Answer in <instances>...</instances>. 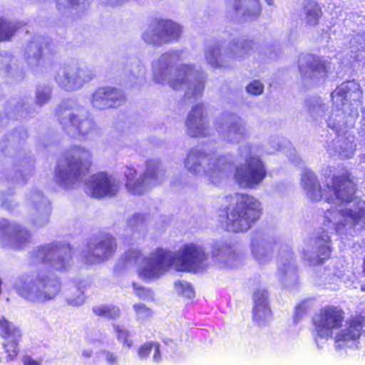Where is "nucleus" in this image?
Listing matches in <instances>:
<instances>
[{
  "instance_id": "obj_32",
  "label": "nucleus",
  "mask_w": 365,
  "mask_h": 365,
  "mask_svg": "<svg viewBox=\"0 0 365 365\" xmlns=\"http://www.w3.org/2000/svg\"><path fill=\"white\" fill-rule=\"evenodd\" d=\"M178 292L182 297L191 299L195 297V291L192 285L184 281H178L175 283Z\"/></svg>"
},
{
  "instance_id": "obj_38",
  "label": "nucleus",
  "mask_w": 365,
  "mask_h": 365,
  "mask_svg": "<svg viewBox=\"0 0 365 365\" xmlns=\"http://www.w3.org/2000/svg\"><path fill=\"white\" fill-rule=\"evenodd\" d=\"M134 293L140 299H145L152 297V290L145 289L143 287L135 286L133 284Z\"/></svg>"
},
{
  "instance_id": "obj_11",
  "label": "nucleus",
  "mask_w": 365,
  "mask_h": 365,
  "mask_svg": "<svg viewBox=\"0 0 365 365\" xmlns=\"http://www.w3.org/2000/svg\"><path fill=\"white\" fill-rule=\"evenodd\" d=\"M56 114L63 129L75 136L86 135L94 128V122L88 118H81L79 112L71 107L59 105Z\"/></svg>"
},
{
  "instance_id": "obj_9",
  "label": "nucleus",
  "mask_w": 365,
  "mask_h": 365,
  "mask_svg": "<svg viewBox=\"0 0 365 365\" xmlns=\"http://www.w3.org/2000/svg\"><path fill=\"white\" fill-rule=\"evenodd\" d=\"M345 320L344 311L336 306L322 307L312 317L314 331L322 339H331L334 331L342 327Z\"/></svg>"
},
{
  "instance_id": "obj_12",
  "label": "nucleus",
  "mask_w": 365,
  "mask_h": 365,
  "mask_svg": "<svg viewBox=\"0 0 365 365\" xmlns=\"http://www.w3.org/2000/svg\"><path fill=\"white\" fill-rule=\"evenodd\" d=\"M117 250V243L113 236L104 234L89 242L85 255L87 263L99 262L113 256Z\"/></svg>"
},
{
  "instance_id": "obj_19",
  "label": "nucleus",
  "mask_w": 365,
  "mask_h": 365,
  "mask_svg": "<svg viewBox=\"0 0 365 365\" xmlns=\"http://www.w3.org/2000/svg\"><path fill=\"white\" fill-rule=\"evenodd\" d=\"M83 73V70L77 66H66L58 71L56 81L66 90H76L81 85Z\"/></svg>"
},
{
  "instance_id": "obj_16",
  "label": "nucleus",
  "mask_w": 365,
  "mask_h": 365,
  "mask_svg": "<svg viewBox=\"0 0 365 365\" xmlns=\"http://www.w3.org/2000/svg\"><path fill=\"white\" fill-rule=\"evenodd\" d=\"M189 134L192 138H204L208 135L209 123L202 104L195 105L185 121Z\"/></svg>"
},
{
  "instance_id": "obj_46",
  "label": "nucleus",
  "mask_w": 365,
  "mask_h": 365,
  "mask_svg": "<svg viewBox=\"0 0 365 365\" xmlns=\"http://www.w3.org/2000/svg\"><path fill=\"white\" fill-rule=\"evenodd\" d=\"M214 125H215V127L217 130H218L219 132L222 131V127H223V123L222 122L216 121V122H215Z\"/></svg>"
},
{
  "instance_id": "obj_33",
  "label": "nucleus",
  "mask_w": 365,
  "mask_h": 365,
  "mask_svg": "<svg viewBox=\"0 0 365 365\" xmlns=\"http://www.w3.org/2000/svg\"><path fill=\"white\" fill-rule=\"evenodd\" d=\"M133 308L138 319H148L153 317V310L143 303L133 304Z\"/></svg>"
},
{
  "instance_id": "obj_23",
  "label": "nucleus",
  "mask_w": 365,
  "mask_h": 365,
  "mask_svg": "<svg viewBox=\"0 0 365 365\" xmlns=\"http://www.w3.org/2000/svg\"><path fill=\"white\" fill-rule=\"evenodd\" d=\"M302 11L306 26L315 27L319 24L324 13L321 5L317 1L315 0H304Z\"/></svg>"
},
{
  "instance_id": "obj_45",
  "label": "nucleus",
  "mask_w": 365,
  "mask_h": 365,
  "mask_svg": "<svg viewBox=\"0 0 365 365\" xmlns=\"http://www.w3.org/2000/svg\"><path fill=\"white\" fill-rule=\"evenodd\" d=\"M37 62H38L43 57V49L41 48H38L37 53L34 56Z\"/></svg>"
},
{
  "instance_id": "obj_5",
  "label": "nucleus",
  "mask_w": 365,
  "mask_h": 365,
  "mask_svg": "<svg viewBox=\"0 0 365 365\" xmlns=\"http://www.w3.org/2000/svg\"><path fill=\"white\" fill-rule=\"evenodd\" d=\"M145 170L139 174L133 165H126L123 172L124 186L133 195H142L158 185L164 175L160 162L148 159L145 163Z\"/></svg>"
},
{
  "instance_id": "obj_27",
  "label": "nucleus",
  "mask_w": 365,
  "mask_h": 365,
  "mask_svg": "<svg viewBox=\"0 0 365 365\" xmlns=\"http://www.w3.org/2000/svg\"><path fill=\"white\" fill-rule=\"evenodd\" d=\"M93 312L98 317H104L109 320H115L121 315L119 307L116 305H101L93 307Z\"/></svg>"
},
{
  "instance_id": "obj_7",
  "label": "nucleus",
  "mask_w": 365,
  "mask_h": 365,
  "mask_svg": "<svg viewBox=\"0 0 365 365\" xmlns=\"http://www.w3.org/2000/svg\"><path fill=\"white\" fill-rule=\"evenodd\" d=\"M58 278L51 277L43 272H38L31 285L24 284L17 288L20 296L28 300L44 302L53 299L61 292Z\"/></svg>"
},
{
  "instance_id": "obj_21",
  "label": "nucleus",
  "mask_w": 365,
  "mask_h": 365,
  "mask_svg": "<svg viewBox=\"0 0 365 365\" xmlns=\"http://www.w3.org/2000/svg\"><path fill=\"white\" fill-rule=\"evenodd\" d=\"M363 96V91L359 83L354 80L346 81L337 86L331 93L332 101L338 97L342 105L346 101L350 103L361 101Z\"/></svg>"
},
{
  "instance_id": "obj_47",
  "label": "nucleus",
  "mask_w": 365,
  "mask_h": 365,
  "mask_svg": "<svg viewBox=\"0 0 365 365\" xmlns=\"http://www.w3.org/2000/svg\"><path fill=\"white\" fill-rule=\"evenodd\" d=\"M204 89V83H199V93L200 94H201L202 90Z\"/></svg>"
},
{
  "instance_id": "obj_34",
  "label": "nucleus",
  "mask_w": 365,
  "mask_h": 365,
  "mask_svg": "<svg viewBox=\"0 0 365 365\" xmlns=\"http://www.w3.org/2000/svg\"><path fill=\"white\" fill-rule=\"evenodd\" d=\"M234 115L232 113H226L223 115V120L227 123L228 120H231L230 125L227 126L226 134L230 135L232 133H238L240 130V125L237 120H233Z\"/></svg>"
},
{
  "instance_id": "obj_42",
  "label": "nucleus",
  "mask_w": 365,
  "mask_h": 365,
  "mask_svg": "<svg viewBox=\"0 0 365 365\" xmlns=\"http://www.w3.org/2000/svg\"><path fill=\"white\" fill-rule=\"evenodd\" d=\"M160 346L158 342H155V346L153 349L154 354L153 359L155 362H159L161 360Z\"/></svg>"
},
{
  "instance_id": "obj_28",
  "label": "nucleus",
  "mask_w": 365,
  "mask_h": 365,
  "mask_svg": "<svg viewBox=\"0 0 365 365\" xmlns=\"http://www.w3.org/2000/svg\"><path fill=\"white\" fill-rule=\"evenodd\" d=\"M9 230L14 240L16 249H21L23 245L29 242L31 239L30 233L19 225H9Z\"/></svg>"
},
{
  "instance_id": "obj_48",
  "label": "nucleus",
  "mask_w": 365,
  "mask_h": 365,
  "mask_svg": "<svg viewBox=\"0 0 365 365\" xmlns=\"http://www.w3.org/2000/svg\"><path fill=\"white\" fill-rule=\"evenodd\" d=\"M91 354V351H86L83 352V355L86 357H89Z\"/></svg>"
},
{
  "instance_id": "obj_18",
  "label": "nucleus",
  "mask_w": 365,
  "mask_h": 365,
  "mask_svg": "<svg viewBox=\"0 0 365 365\" xmlns=\"http://www.w3.org/2000/svg\"><path fill=\"white\" fill-rule=\"evenodd\" d=\"M60 248L57 245H46L40 246L34 252V257L42 263H51V267L58 271L66 269L69 258H65L60 255Z\"/></svg>"
},
{
  "instance_id": "obj_37",
  "label": "nucleus",
  "mask_w": 365,
  "mask_h": 365,
  "mask_svg": "<svg viewBox=\"0 0 365 365\" xmlns=\"http://www.w3.org/2000/svg\"><path fill=\"white\" fill-rule=\"evenodd\" d=\"M155 346V341L145 342L140 345L138 349V355L140 358L148 357Z\"/></svg>"
},
{
  "instance_id": "obj_10",
  "label": "nucleus",
  "mask_w": 365,
  "mask_h": 365,
  "mask_svg": "<svg viewBox=\"0 0 365 365\" xmlns=\"http://www.w3.org/2000/svg\"><path fill=\"white\" fill-rule=\"evenodd\" d=\"M182 28L170 19H154L150 29L145 31L143 39L148 44L160 46L177 41L181 35Z\"/></svg>"
},
{
  "instance_id": "obj_40",
  "label": "nucleus",
  "mask_w": 365,
  "mask_h": 365,
  "mask_svg": "<svg viewBox=\"0 0 365 365\" xmlns=\"http://www.w3.org/2000/svg\"><path fill=\"white\" fill-rule=\"evenodd\" d=\"M81 0H56V7L58 10H61L64 6L63 2L66 3V7L75 8L80 4Z\"/></svg>"
},
{
  "instance_id": "obj_14",
  "label": "nucleus",
  "mask_w": 365,
  "mask_h": 365,
  "mask_svg": "<svg viewBox=\"0 0 365 365\" xmlns=\"http://www.w3.org/2000/svg\"><path fill=\"white\" fill-rule=\"evenodd\" d=\"M125 101V96L119 89L111 86L98 87L93 92L91 103L93 107L105 110L116 108Z\"/></svg>"
},
{
  "instance_id": "obj_17",
  "label": "nucleus",
  "mask_w": 365,
  "mask_h": 365,
  "mask_svg": "<svg viewBox=\"0 0 365 365\" xmlns=\"http://www.w3.org/2000/svg\"><path fill=\"white\" fill-rule=\"evenodd\" d=\"M365 332V316L359 314L351 317L346 321V327L334 336L335 343L339 346L346 345L349 341L359 339Z\"/></svg>"
},
{
  "instance_id": "obj_43",
  "label": "nucleus",
  "mask_w": 365,
  "mask_h": 365,
  "mask_svg": "<svg viewBox=\"0 0 365 365\" xmlns=\"http://www.w3.org/2000/svg\"><path fill=\"white\" fill-rule=\"evenodd\" d=\"M105 356H106V360L107 361V362L111 365L115 364L117 361L116 355L111 351H106Z\"/></svg>"
},
{
  "instance_id": "obj_25",
  "label": "nucleus",
  "mask_w": 365,
  "mask_h": 365,
  "mask_svg": "<svg viewBox=\"0 0 365 365\" xmlns=\"http://www.w3.org/2000/svg\"><path fill=\"white\" fill-rule=\"evenodd\" d=\"M195 73L193 66L186 64L180 66L176 69L175 76L169 80L170 86L174 90L182 88L187 85L190 77Z\"/></svg>"
},
{
  "instance_id": "obj_24",
  "label": "nucleus",
  "mask_w": 365,
  "mask_h": 365,
  "mask_svg": "<svg viewBox=\"0 0 365 365\" xmlns=\"http://www.w3.org/2000/svg\"><path fill=\"white\" fill-rule=\"evenodd\" d=\"M316 246V259L318 264H322L331 257V239L327 232L322 231L314 239Z\"/></svg>"
},
{
  "instance_id": "obj_50",
  "label": "nucleus",
  "mask_w": 365,
  "mask_h": 365,
  "mask_svg": "<svg viewBox=\"0 0 365 365\" xmlns=\"http://www.w3.org/2000/svg\"><path fill=\"white\" fill-rule=\"evenodd\" d=\"M267 1V3L269 4V5H271L272 4V0H265Z\"/></svg>"
},
{
  "instance_id": "obj_29",
  "label": "nucleus",
  "mask_w": 365,
  "mask_h": 365,
  "mask_svg": "<svg viewBox=\"0 0 365 365\" xmlns=\"http://www.w3.org/2000/svg\"><path fill=\"white\" fill-rule=\"evenodd\" d=\"M19 27L16 24L0 18V42L9 41L15 35Z\"/></svg>"
},
{
  "instance_id": "obj_35",
  "label": "nucleus",
  "mask_w": 365,
  "mask_h": 365,
  "mask_svg": "<svg viewBox=\"0 0 365 365\" xmlns=\"http://www.w3.org/2000/svg\"><path fill=\"white\" fill-rule=\"evenodd\" d=\"M354 136L350 135H349L345 138V140H344L345 143V146H344V148H342L341 146V148H340L341 150H339V152L340 155H341L342 156H344L345 158L350 157V154L352 153V152L354 150Z\"/></svg>"
},
{
  "instance_id": "obj_44",
  "label": "nucleus",
  "mask_w": 365,
  "mask_h": 365,
  "mask_svg": "<svg viewBox=\"0 0 365 365\" xmlns=\"http://www.w3.org/2000/svg\"><path fill=\"white\" fill-rule=\"evenodd\" d=\"M143 217L140 214H134L129 220L128 223L130 226H135L138 222L142 221Z\"/></svg>"
},
{
  "instance_id": "obj_49",
  "label": "nucleus",
  "mask_w": 365,
  "mask_h": 365,
  "mask_svg": "<svg viewBox=\"0 0 365 365\" xmlns=\"http://www.w3.org/2000/svg\"><path fill=\"white\" fill-rule=\"evenodd\" d=\"M300 72H301V73H302L303 77H307L306 72H304L301 68H300Z\"/></svg>"
},
{
  "instance_id": "obj_30",
  "label": "nucleus",
  "mask_w": 365,
  "mask_h": 365,
  "mask_svg": "<svg viewBox=\"0 0 365 365\" xmlns=\"http://www.w3.org/2000/svg\"><path fill=\"white\" fill-rule=\"evenodd\" d=\"M116 339L122 343L123 346L130 349L133 346V340L130 331L125 327L120 324L113 325Z\"/></svg>"
},
{
  "instance_id": "obj_2",
  "label": "nucleus",
  "mask_w": 365,
  "mask_h": 365,
  "mask_svg": "<svg viewBox=\"0 0 365 365\" xmlns=\"http://www.w3.org/2000/svg\"><path fill=\"white\" fill-rule=\"evenodd\" d=\"M125 264H137L140 259L143 265L138 274L145 279L158 278L165 274L175 262L181 271L198 272L208 267V255L205 249L196 243H185L177 251L175 255L167 249L158 247L148 257H143L140 250L130 249L122 257Z\"/></svg>"
},
{
  "instance_id": "obj_3",
  "label": "nucleus",
  "mask_w": 365,
  "mask_h": 365,
  "mask_svg": "<svg viewBox=\"0 0 365 365\" xmlns=\"http://www.w3.org/2000/svg\"><path fill=\"white\" fill-rule=\"evenodd\" d=\"M262 213V203L256 196L235 192L223 197V203L219 209L218 222L227 232H245L260 220Z\"/></svg>"
},
{
  "instance_id": "obj_26",
  "label": "nucleus",
  "mask_w": 365,
  "mask_h": 365,
  "mask_svg": "<svg viewBox=\"0 0 365 365\" xmlns=\"http://www.w3.org/2000/svg\"><path fill=\"white\" fill-rule=\"evenodd\" d=\"M210 255L214 262H226L227 259L234 258L236 254L230 244L215 241L211 246Z\"/></svg>"
},
{
  "instance_id": "obj_4",
  "label": "nucleus",
  "mask_w": 365,
  "mask_h": 365,
  "mask_svg": "<svg viewBox=\"0 0 365 365\" xmlns=\"http://www.w3.org/2000/svg\"><path fill=\"white\" fill-rule=\"evenodd\" d=\"M92 154L84 148L73 146L66 151L57 162L55 178L62 185L80 182L90 172Z\"/></svg>"
},
{
  "instance_id": "obj_39",
  "label": "nucleus",
  "mask_w": 365,
  "mask_h": 365,
  "mask_svg": "<svg viewBox=\"0 0 365 365\" xmlns=\"http://www.w3.org/2000/svg\"><path fill=\"white\" fill-rule=\"evenodd\" d=\"M51 89L46 91H38L36 93V102L39 106H42L50 99Z\"/></svg>"
},
{
  "instance_id": "obj_8",
  "label": "nucleus",
  "mask_w": 365,
  "mask_h": 365,
  "mask_svg": "<svg viewBox=\"0 0 365 365\" xmlns=\"http://www.w3.org/2000/svg\"><path fill=\"white\" fill-rule=\"evenodd\" d=\"M266 176L267 169L260 158L249 155L243 163L235 167L232 178L240 187L253 189L262 183Z\"/></svg>"
},
{
  "instance_id": "obj_22",
  "label": "nucleus",
  "mask_w": 365,
  "mask_h": 365,
  "mask_svg": "<svg viewBox=\"0 0 365 365\" xmlns=\"http://www.w3.org/2000/svg\"><path fill=\"white\" fill-rule=\"evenodd\" d=\"M228 2L233 12L240 14L245 19L255 20L261 14L259 0H228Z\"/></svg>"
},
{
  "instance_id": "obj_6",
  "label": "nucleus",
  "mask_w": 365,
  "mask_h": 365,
  "mask_svg": "<svg viewBox=\"0 0 365 365\" xmlns=\"http://www.w3.org/2000/svg\"><path fill=\"white\" fill-rule=\"evenodd\" d=\"M204 163L207 164V168L204 170L205 174L212 183L219 182L222 179L228 178L234 166L233 162L226 156L213 158L205 152L196 148L191 149L185 159V166L189 171L195 173L200 170Z\"/></svg>"
},
{
  "instance_id": "obj_1",
  "label": "nucleus",
  "mask_w": 365,
  "mask_h": 365,
  "mask_svg": "<svg viewBox=\"0 0 365 365\" xmlns=\"http://www.w3.org/2000/svg\"><path fill=\"white\" fill-rule=\"evenodd\" d=\"M302 185L312 201L324 200L331 203L336 200L341 205L354 202L353 208H343L339 211L327 210L325 212V221L329 223L336 220L338 215L342 217V220L334 224V230L337 234H346L360 222L365 227V201L356 197L357 186L349 171L327 176L322 187L316 175L306 170L302 176Z\"/></svg>"
},
{
  "instance_id": "obj_13",
  "label": "nucleus",
  "mask_w": 365,
  "mask_h": 365,
  "mask_svg": "<svg viewBox=\"0 0 365 365\" xmlns=\"http://www.w3.org/2000/svg\"><path fill=\"white\" fill-rule=\"evenodd\" d=\"M87 186L90 195L97 199L115 196L120 190L119 183L106 172L91 175Z\"/></svg>"
},
{
  "instance_id": "obj_15",
  "label": "nucleus",
  "mask_w": 365,
  "mask_h": 365,
  "mask_svg": "<svg viewBox=\"0 0 365 365\" xmlns=\"http://www.w3.org/2000/svg\"><path fill=\"white\" fill-rule=\"evenodd\" d=\"M0 337L3 339V347L12 360L19 352V344L21 340V329L4 317H0Z\"/></svg>"
},
{
  "instance_id": "obj_36",
  "label": "nucleus",
  "mask_w": 365,
  "mask_h": 365,
  "mask_svg": "<svg viewBox=\"0 0 365 365\" xmlns=\"http://www.w3.org/2000/svg\"><path fill=\"white\" fill-rule=\"evenodd\" d=\"M246 91L253 96L261 95L264 91V85L258 80H254L246 86Z\"/></svg>"
},
{
  "instance_id": "obj_20",
  "label": "nucleus",
  "mask_w": 365,
  "mask_h": 365,
  "mask_svg": "<svg viewBox=\"0 0 365 365\" xmlns=\"http://www.w3.org/2000/svg\"><path fill=\"white\" fill-rule=\"evenodd\" d=\"M252 319L257 324L266 320L271 315L269 307V293L266 289H257L253 293Z\"/></svg>"
},
{
  "instance_id": "obj_31",
  "label": "nucleus",
  "mask_w": 365,
  "mask_h": 365,
  "mask_svg": "<svg viewBox=\"0 0 365 365\" xmlns=\"http://www.w3.org/2000/svg\"><path fill=\"white\" fill-rule=\"evenodd\" d=\"M307 66L311 73L310 77L326 75L328 72L327 63L319 57L313 56Z\"/></svg>"
},
{
  "instance_id": "obj_41",
  "label": "nucleus",
  "mask_w": 365,
  "mask_h": 365,
  "mask_svg": "<svg viewBox=\"0 0 365 365\" xmlns=\"http://www.w3.org/2000/svg\"><path fill=\"white\" fill-rule=\"evenodd\" d=\"M24 365H40L41 361L33 359L31 356L25 355L22 357Z\"/></svg>"
}]
</instances>
